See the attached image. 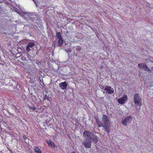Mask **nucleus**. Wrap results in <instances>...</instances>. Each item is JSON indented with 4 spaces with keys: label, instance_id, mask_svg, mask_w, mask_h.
I'll return each mask as SVG.
<instances>
[{
    "label": "nucleus",
    "instance_id": "f3484780",
    "mask_svg": "<svg viewBox=\"0 0 153 153\" xmlns=\"http://www.w3.org/2000/svg\"><path fill=\"white\" fill-rule=\"evenodd\" d=\"M56 37L58 39L62 38L61 33L60 32L56 33Z\"/></svg>",
    "mask_w": 153,
    "mask_h": 153
},
{
    "label": "nucleus",
    "instance_id": "423d86ee",
    "mask_svg": "<svg viewBox=\"0 0 153 153\" xmlns=\"http://www.w3.org/2000/svg\"><path fill=\"white\" fill-rule=\"evenodd\" d=\"M27 16L32 21L36 20L38 19L37 14L35 13H28Z\"/></svg>",
    "mask_w": 153,
    "mask_h": 153
},
{
    "label": "nucleus",
    "instance_id": "412c9836",
    "mask_svg": "<svg viewBox=\"0 0 153 153\" xmlns=\"http://www.w3.org/2000/svg\"><path fill=\"white\" fill-rule=\"evenodd\" d=\"M29 108L31 110H35L36 109V108L35 107L33 106H31V107H29Z\"/></svg>",
    "mask_w": 153,
    "mask_h": 153
},
{
    "label": "nucleus",
    "instance_id": "393cba45",
    "mask_svg": "<svg viewBox=\"0 0 153 153\" xmlns=\"http://www.w3.org/2000/svg\"><path fill=\"white\" fill-rule=\"evenodd\" d=\"M12 107L13 108H14L15 109H17L16 106H15L14 105H12Z\"/></svg>",
    "mask_w": 153,
    "mask_h": 153
},
{
    "label": "nucleus",
    "instance_id": "4468645a",
    "mask_svg": "<svg viewBox=\"0 0 153 153\" xmlns=\"http://www.w3.org/2000/svg\"><path fill=\"white\" fill-rule=\"evenodd\" d=\"M96 121L99 127H101L103 126V125H102V121L100 122L98 118H96Z\"/></svg>",
    "mask_w": 153,
    "mask_h": 153
},
{
    "label": "nucleus",
    "instance_id": "f257e3e1",
    "mask_svg": "<svg viewBox=\"0 0 153 153\" xmlns=\"http://www.w3.org/2000/svg\"><path fill=\"white\" fill-rule=\"evenodd\" d=\"M134 102L136 105H140L142 102V100L138 94L136 93L134 96Z\"/></svg>",
    "mask_w": 153,
    "mask_h": 153
},
{
    "label": "nucleus",
    "instance_id": "a878e982",
    "mask_svg": "<svg viewBox=\"0 0 153 153\" xmlns=\"http://www.w3.org/2000/svg\"><path fill=\"white\" fill-rule=\"evenodd\" d=\"M50 98L49 97H47V100L50 101Z\"/></svg>",
    "mask_w": 153,
    "mask_h": 153
},
{
    "label": "nucleus",
    "instance_id": "6ab92c4d",
    "mask_svg": "<svg viewBox=\"0 0 153 153\" xmlns=\"http://www.w3.org/2000/svg\"><path fill=\"white\" fill-rule=\"evenodd\" d=\"M76 51L79 52H81L82 50V47L79 46H77L76 47Z\"/></svg>",
    "mask_w": 153,
    "mask_h": 153
},
{
    "label": "nucleus",
    "instance_id": "2eb2a0df",
    "mask_svg": "<svg viewBox=\"0 0 153 153\" xmlns=\"http://www.w3.org/2000/svg\"><path fill=\"white\" fill-rule=\"evenodd\" d=\"M63 42V40L62 38L59 39L58 40V46L61 47Z\"/></svg>",
    "mask_w": 153,
    "mask_h": 153
},
{
    "label": "nucleus",
    "instance_id": "f03ea898",
    "mask_svg": "<svg viewBox=\"0 0 153 153\" xmlns=\"http://www.w3.org/2000/svg\"><path fill=\"white\" fill-rule=\"evenodd\" d=\"M35 44L33 41L29 42L26 46V50L27 52H29L33 49Z\"/></svg>",
    "mask_w": 153,
    "mask_h": 153
},
{
    "label": "nucleus",
    "instance_id": "dca6fc26",
    "mask_svg": "<svg viewBox=\"0 0 153 153\" xmlns=\"http://www.w3.org/2000/svg\"><path fill=\"white\" fill-rule=\"evenodd\" d=\"M36 153H41L42 151L40 148L39 147L36 146L34 149Z\"/></svg>",
    "mask_w": 153,
    "mask_h": 153
},
{
    "label": "nucleus",
    "instance_id": "a211bd4d",
    "mask_svg": "<svg viewBox=\"0 0 153 153\" xmlns=\"http://www.w3.org/2000/svg\"><path fill=\"white\" fill-rule=\"evenodd\" d=\"M144 70L145 71H148L149 72H151V70L148 68V67L146 66V65L145 64L144 66Z\"/></svg>",
    "mask_w": 153,
    "mask_h": 153
},
{
    "label": "nucleus",
    "instance_id": "f8f14e48",
    "mask_svg": "<svg viewBox=\"0 0 153 153\" xmlns=\"http://www.w3.org/2000/svg\"><path fill=\"white\" fill-rule=\"evenodd\" d=\"M104 128L105 130L108 133H109V131H110V125H103L102 126Z\"/></svg>",
    "mask_w": 153,
    "mask_h": 153
},
{
    "label": "nucleus",
    "instance_id": "5701e85b",
    "mask_svg": "<svg viewBox=\"0 0 153 153\" xmlns=\"http://www.w3.org/2000/svg\"><path fill=\"white\" fill-rule=\"evenodd\" d=\"M25 141L26 143H27L29 142V139L28 138H27V139H26L25 140Z\"/></svg>",
    "mask_w": 153,
    "mask_h": 153
},
{
    "label": "nucleus",
    "instance_id": "7ed1b4c3",
    "mask_svg": "<svg viewBox=\"0 0 153 153\" xmlns=\"http://www.w3.org/2000/svg\"><path fill=\"white\" fill-rule=\"evenodd\" d=\"M102 125H110V121L106 115H102Z\"/></svg>",
    "mask_w": 153,
    "mask_h": 153
},
{
    "label": "nucleus",
    "instance_id": "4be33fe9",
    "mask_svg": "<svg viewBox=\"0 0 153 153\" xmlns=\"http://www.w3.org/2000/svg\"><path fill=\"white\" fill-rule=\"evenodd\" d=\"M48 96H47L46 95H45L44 97H43V100H45L47 99V97Z\"/></svg>",
    "mask_w": 153,
    "mask_h": 153
},
{
    "label": "nucleus",
    "instance_id": "20e7f679",
    "mask_svg": "<svg viewBox=\"0 0 153 153\" xmlns=\"http://www.w3.org/2000/svg\"><path fill=\"white\" fill-rule=\"evenodd\" d=\"M82 144L86 148H90L91 146V140L86 139L83 141L82 142Z\"/></svg>",
    "mask_w": 153,
    "mask_h": 153
},
{
    "label": "nucleus",
    "instance_id": "39448f33",
    "mask_svg": "<svg viewBox=\"0 0 153 153\" xmlns=\"http://www.w3.org/2000/svg\"><path fill=\"white\" fill-rule=\"evenodd\" d=\"M94 134L93 133L89 131L85 130L83 133V137L85 138H88L90 140Z\"/></svg>",
    "mask_w": 153,
    "mask_h": 153
},
{
    "label": "nucleus",
    "instance_id": "b1692460",
    "mask_svg": "<svg viewBox=\"0 0 153 153\" xmlns=\"http://www.w3.org/2000/svg\"><path fill=\"white\" fill-rule=\"evenodd\" d=\"M23 138L25 140L26 139H27V138L26 137V136L25 135H23Z\"/></svg>",
    "mask_w": 153,
    "mask_h": 153
},
{
    "label": "nucleus",
    "instance_id": "1a4fd4ad",
    "mask_svg": "<svg viewBox=\"0 0 153 153\" xmlns=\"http://www.w3.org/2000/svg\"><path fill=\"white\" fill-rule=\"evenodd\" d=\"M127 96L125 95L123 97L119 98L118 100V102L120 104H123L127 100Z\"/></svg>",
    "mask_w": 153,
    "mask_h": 153
},
{
    "label": "nucleus",
    "instance_id": "cd10ccee",
    "mask_svg": "<svg viewBox=\"0 0 153 153\" xmlns=\"http://www.w3.org/2000/svg\"><path fill=\"white\" fill-rule=\"evenodd\" d=\"M71 153H76L74 152H72Z\"/></svg>",
    "mask_w": 153,
    "mask_h": 153
},
{
    "label": "nucleus",
    "instance_id": "6e6552de",
    "mask_svg": "<svg viewBox=\"0 0 153 153\" xmlns=\"http://www.w3.org/2000/svg\"><path fill=\"white\" fill-rule=\"evenodd\" d=\"M105 90L106 93L108 94H112L114 93V89L111 87L106 86L105 88Z\"/></svg>",
    "mask_w": 153,
    "mask_h": 153
},
{
    "label": "nucleus",
    "instance_id": "9b49d317",
    "mask_svg": "<svg viewBox=\"0 0 153 153\" xmlns=\"http://www.w3.org/2000/svg\"><path fill=\"white\" fill-rule=\"evenodd\" d=\"M90 140H92L95 143H97L98 141V137L97 136L93 134Z\"/></svg>",
    "mask_w": 153,
    "mask_h": 153
},
{
    "label": "nucleus",
    "instance_id": "aec40b11",
    "mask_svg": "<svg viewBox=\"0 0 153 153\" xmlns=\"http://www.w3.org/2000/svg\"><path fill=\"white\" fill-rule=\"evenodd\" d=\"M145 65V64H143V63L139 64H138V66L140 68H142L144 67Z\"/></svg>",
    "mask_w": 153,
    "mask_h": 153
},
{
    "label": "nucleus",
    "instance_id": "bb28decb",
    "mask_svg": "<svg viewBox=\"0 0 153 153\" xmlns=\"http://www.w3.org/2000/svg\"><path fill=\"white\" fill-rule=\"evenodd\" d=\"M33 1L36 4V1H35V0H33Z\"/></svg>",
    "mask_w": 153,
    "mask_h": 153
},
{
    "label": "nucleus",
    "instance_id": "ddd939ff",
    "mask_svg": "<svg viewBox=\"0 0 153 153\" xmlns=\"http://www.w3.org/2000/svg\"><path fill=\"white\" fill-rule=\"evenodd\" d=\"M47 142L48 145L50 147H54L55 146L54 143L50 140H47Z\"/></svg>",
    "mask_w": 153,
    "mask_h": 153
},
{
    "label": "nucleus",
    "instance_id": "9d476101",
    "mask_svg": "<svg viewBox=\"0 0 153 153\" xmlns=\"http://www.w3.org/2000/svg\"><path fill=\"white\" fill-rule=\"evenodd\" d=\"M68 84V82L65 81L64 82H61L59 84V86L61 89L62 90H64L66 88Z\"/></svg>",
    "mask_w": 153,
    "mask_h": 153
},
{
    "label": "nucleus",
    "instance_id": "0eeeda50",
    "mask_svg": "<svg viewBox=\"0 0 153 153\" xmlns=\"http://www.w3.org/2000/svg\"><path fill=\"white\" fill-rule=\"evenodd\" d=\"M132 120V117L129 116L123 120L122 123L124 126H126L127 125V123L131 122Z\"/></svg>",
    "mask_w": 153,
    "mask_h": 153
}]
</instances>
